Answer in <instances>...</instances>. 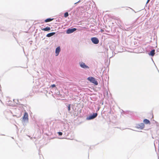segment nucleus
<instances>
[{"label":"nucleus","instance_id":"nucleus-1","mask_svg":"<svg viewBox=\"0 0 159 159\" xmlns=\"http://www.w3.org/2000/svg\"><path fill=\"white\" fill-rule=\"evenodd\" d=\"M87 80L95 84V85H97L98 84V83L97 81L96 80L95 78L93 77H89L87 78Z\"/></svg>","mask_w":159,"mask_h":159},{"label":"nucleus","instance_id":"nucleus-2","mask_svg":"<svg viewBox=\"0 0 159 159\" xmlns=\"http://www.w3.org/2000/svg\"><path fill=\"white\" fill-rule=\"evenodd\" d=\"M28 115L27 113L25 112L24 116L22 118V120L24 121H28Z\"/></svg>","mask_w":159,"mask_h":159},{"label":"nucleus","instance_id":"nucleus-3","mask_svg":"<svg viewBox=\"0 0 159 159\" xmlns=\"http://www.w3.org/2000/svg\"><path fill=\"white\" fill-rule=\"evenodd\" d=\"M91 40L92 42L95 44H97L99 43V40L98 38L96 37L92 38L91 39Z\"/></svg>","mask_w":159,"mask_h":159},{"label":"nucleus","instance_id":"nucleus-4","mask_svg":"<svg viewBox=\"0 0 159 159\" xmlns=\"http://www.w3.org/2000/svg\"><path fill=\"white\" fill-rule=\"evenodd\" d=\"M98 115V114L97 113H94L93 114V115H90L89 118L88 119L91 120L97 117Z\"/></svg>","mask_w":159,"mask_h":159},{"label":"nucleus","instance_id":"nucleus-5","mask_svg":"<svg viewBox=\"0 0 159 159\" xmlns=\"http://www.w3.org/2000/svg\"><path fill=\"white\" fill-rule=\"evenodd\" d=\"M76 30V29L75 28L71 29H69L66 31V33L68 34H70L75 31Z\"/></svg>","mask_w":159,"mask_h":159},{"label":"nucleus","instance_id":"nucleus-6","mask_svg":"<svg viewBox=\"0 0 159 159\" xmlns=\"http://www.w3.org/2000/svg\"><path fill=\"white\" fill-rule=\"evenodd\" d=\"M80 66L83 68H89V67L86 66L84 63L83 62H81L80 63Z\"/></svg>","mask_w":159,"mask_h":159},{"label":"nucleus","instance_id":"nucleus-7","mask_svg":"<svg viewBox=\"0 0 159 159\" xmlns=\"http://www.w3.org/2000/svg\"><path fill=\"white\" fill-rule=\"evenodd\" d=\"M61 49L60 47H58L56 48L55 53L56 56H57L58 55Z\"/></svg>","mask_w":159,"mask_h":159},{"label":"nucleus","instance_id":"nucleus-8","mask_svg":"<svg viewBox=\"0 0 159 159\" xmlns=\"http://www.w3.org/2000/svg\"><path fill=\"white\" fill-rule=\"evenodd\" d=\"M41 29L43 31H48L50 30L51 29L50 27H47L45 28H41Z\"/></svg>","mask_w":159,"mask_h":159},{"label":"nucleus","instance_id":"nucleus-9","mask_svg":"<svg viewBox=\"0 0 159 159\" xmlns=\"http://www.w3.org/2000/svg\"><path fill=\"white\" fill-rule=\"evenodd\" d=\"M55 34V32L51 33L48 34L46 36L47 37H50L53 35L54 34Z\"/></svg>","mask_w":159,"mask_h":159},{"label":"nucleus","instance_id":"nucleus-10","mask_svg":"<svg viewBox=\"0 0 159 159\" xmlns=\"http://www.w3.org/2000/svg\"><path fill=\"white\" fill-rule=\"evenodd\" d=\"M155 50H152L150 52L149 55L151 56H153L155 54Z\"/></svg>","mask_w":159,"mask_h":159},{"label":"nucleus","instance_id":"nucleus-11","mask_svg":"<svg viewBox=\"0 0 159 159\" xmlns=\"http://www.w3.org/2000/svg\"><path fill=\"white\" fill-rule=\"evenodd\" d=\"M143 122L145 124H150V121L148 120H147V119H144L143 120Z\"/></svg>","mask_w":159,"mask_h":159},{"label":"nucleus","instance_id":"nucleus-12","mask_svg":"<svg viewBox=\"0 0 159 159\" xmlns=\"http://www.w3.org/2000/svg\"><path fill=\"white\" fill-rule=\"evenodd\" d=\"M53 19L48 18V19H46L45 20V22H50V21H52V20H53Z\"/></svg>","mask_w":159,"mask_h":159},{"label":"nucleus","instance_id":"nucleus-13","mask_svg":"<svg viewBox=\"0 0 159 159\" xmlns=\"http://www.w3.org/2000/svg\"><path fill=\"white\" fill-rule=\"evenodd\" d=\"M69 15L68 13L67 12H66L64 14V17H67Z\"/></svg>","mask_w":159,"mask_h":159},{"label":"nucleus","instance_id":"nucleus-14","mask_svg":"<svg viewBox=\"0 0 159 159\" xmlns=\"http://www.w3.org/2000/svg\"><path fill=\"white\" fill-rule=\"evenodd\" d=\"M51 87H52V88H54L56 87V85L55 84H53L51 85Z\"/></svg>","mask_w":159,"mask_h":159},{"label":"nucleus","instance_id":"nucleus-15","mask_svg":"<svg viewBox=\"0 0 159 159\" xmlns=\"http://www.w3.org/2000/svg\"><path fill=\"white\" fill-rule=\"evenodd\" d=\"M58 134L59 135H61L62 134V133L61 132H58Z\"/></svg>","mask_w":159,"mask_h":159},{"label":"nucleus","instance_id":"nucleus-16","mask_svg":"<svg viewBox=\"0 0 159 159\" xmlns=\"http://www.w3.org/2000/svg\"><path fill=\"white\" fill-rule=\"evenodd\" d=\"M68 110L69 111H70V105H69V106L68 107Z\"/></svg>","mask_w":159,"mask_h":159},{"label":"nucleus","instance_id":"nucleus-17","mask_svg":"<svg viewBox=\"0 0 159 159\" xmlns=\"http://www.w3.org/2000/svg\"><path fill=\"white\" fill-rule=\"evenodd\" d=\"M141 125H142V126H143V128L144 127V124H143V123H142V124H141Z\"/></svg>","mask_w":159,"mask_h":159},{"label":"nucleus","instance_id":"nucleus-18","mask_svg":"<svg viewBox=\"0 0 159 159\" xmlns=\"http://www.w3.org/2000/svg\"><path fill=\"white\" fill-rule=\"evenodd\" d=\"M104 30L102 29H101V31L102 32H104Z\"/></svg>","mask_w":159,"mask_h":159},{"label":"nucleus","instance_id":"nucleus-19","mask_svg":"<svg viewBox=\"0 0 159 159\" xmlns=\"http://www.w3.org/2000/svg\"><path fill=\"white\" fill-rule=\"evenodd\" d=\"M150 0H147V2L146 3H147V4L148 3V2H149Z\"/></svg>","mask_w":159,"mask_h":159}]
</instances>
